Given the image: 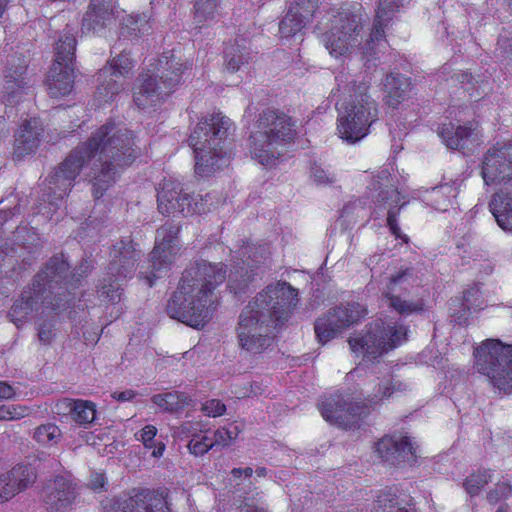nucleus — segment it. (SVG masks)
Masks as SVG:
<instances>
[{
	"instance_id": "nucleus-1",
	"label": "nucleus",
	"mask_w": 512,
	"mask_h": 512,
	"mask_svg": "<svg viewBox=\"0 0 512 512\" xmlns=\"http://www.w3.org/2000/svg\"><path fill=\"white\" fill-rule=\"evenodd\" d=\"M139 155L133 131L122 124L106 122L72 149L48 175L47 200L56 205L57 200L67 196L81 170L90 162L87 176L92 183L93 196L99 199L115 183L120 171Z\"/></svg>"
},
{
	"instance_id": "nucleus-2",
	"label": "nucleus",
	"mask_w": 512,
	"mask_h": 512,
	"mask_svg": "<svg viewBox=\"0 0 512 512\" xmlns=\"http://www.w3.org/2000/svg\"><path fill=\"white\" fill-rule=\"evenodd\" d=\"M298 291L287 282L268 285L242 310L237 339L242 351L257 355L273 343V329L283 324L298 304Z\"/></svg>"
},
{
	"instance_id": "nucleus-3",
	"label": "nucleus",
	"mask_w": 512,
	"mask_h": 512,
	"mask_svg": "<svg viewBox=\"0 0 512 512\" xmlns=\"http://www.w3.org/2000/svg\"><path fill=\"white\" fill-rule=\"evenodd\" d=\"M226 279L223 263L199 261L188 267L179 287L166 305L167 314L193 328L203 327L211 318L213 291Z\"/></svg>"
},
{
	"instance_id": "nucleus-4",
	"label": "nucleus",
	"mask_w": 512,
	"mask_h": 512,
	"mask_svg": "<svg viewBox=\"0 0 512 512\" xmlns=\"http://www.w3.org/2000/svg\"><path fill=\"white\" fill-rule=\"evenodd\" d=\"M296 134V121L291 116L278 109L266 108L258 114L250 133V154L258 163L272 166Z\"/></svg>"
},
{
	"instance_id": "nucleus-5",
	"label": "nucleus",
	"mask_w": 512,
	"mask_h": 512,
	"mask_svg": "<svg viewBox=\"0 0 512 512\" xmlns=\"http://www.w3.org/2000/svg\"><path fill=\"white\" fill-rule=\"evenodd\" d=\"M231 126L230 119L221 113L210 114L198 122L188 139L198 175L208 176L225 164L224 143Z\"/></svg>"
},
{
	"instance_id": "nucleus-6",
	"label": "nucleus",
	"mask_w": 512,
	"mask_h": 512,
	"mask_svg": "<svg viewBox=\"0 0 512 512\" xmlns=\"http://www.w3.org/2000/svg\"><path fill=\"white\" fill-rule=\"evenodd\" d=\"M344 90L349 92L338 114V133L341 139L354 144L369 134V129L378 120V105L368 94L366 82L349 81Z\"/></svg>"
},
{
	"instance_id": "nucleus-7",
	"label": "nucleus",
	"mask_w": 512,
	"mask_h": 512,
	"mask_svg": "<svg viewBox=\"0 0 512 512\" xmlns=\"http://www.w3.org/2000/svg\"><path fill=\"white\" fill-rule=\"evenodd\" d=\"M146 74H142V83L134 93V102L140 109L155 106L164 97L170 95L182 83L187 69L186 63L173 52L163 53L150 65Z\"/></svg>"
},
{
	"instance_id": "nucleus-8",
	"label": "nucleus",
	"mask_w": 512,
	"mask_h": 512,
	"mask_svg": "<svg viewBox=\"0 0 512 512\" xmlns=\"http://www.w3.org/2000/svg\"><path fill=\"white\" fill-rule=\"evenodd\" d=\"M474 356L478 372L500 391L512 392V345L487 340L475 350Z\"/></svg>"
},
{
	"instance_id": "nucleus-9",
	"label": "nucleus",
	"mask_w": 512,
	"mask_h": 512,
	"mask_svg": "<svg viewBox=\"0 0 512 512\" xmlns=\"http://www.w3.org/2000/svg\"><path fill=\"white\" fill-rule=\"evenodd\" d=\"M407 332L404 325L385 324L382 320H376L367 326L365 334L350 338L349 345L353 352L376 359L406 341Z\"/></svg>"
},
{
	"instance_id": "nucleus-10",
	"label": "nucleus",
	"mask_w": 512,
	"mask_h": 512,
	"mask_svg": "<svg viewBox=\"0 0 512 512\" xmlns=\"http://www.w3.org/2000/svg\"><path fill=\"white\" fill-rule=\"evenodd\" d=\"M420 284L413 267H401L389 277L383 296L387 306L400 315L420 313L425 310L422 297L411 298V290Z\"/></svg>"
},
{
	"instance_id": "nucleus-11",
	"label": "nucleus",
	"mask_w": 512,
	"mask_h": 512,
	"mask_svg": "<svg viewBox=\"0 0 512 512\" xmlns=\"http://www.w3.org/2000/svg\"><path fill=\"white\" fill-rule=\"evenodd\" d=\"M70 265L63 254L55 255L46 263L44 269L33 280L35 295L43 297L42 302L52 305V309L60 307L61 296L64 295L69 282Z\"/></svg>"
},
{
	"instance_id": "nucleus-12",
	"label": "nucleus",
	"mask_w": 512,
	"mask_h": 512,
	"mask_svg": "<svg viewBox=\"0 0 512 512\" xmlns=\"http://www.w3.org/2000/svg\"><path fill=\"white\" fill-rule=\"evenodd\" d=\"M180 225L173 220L167 221L156 230L155 246L149 257V274L146 276L151 287L157 278L162 277L170 268L179 250L178 233Z\"/></svg>"
},
{
	"instance_id": "nucleus-13",
	"label": "nucleus",
	"mask_w": 512,
	"mask_h": 512,
	"mask_svg": "<svg viewBox=\"0 0 512 512\" xmlns=\"http://www.w3.org/2000/svg\"><path fill=\"white\" fill-rule=\"evenodd\" d=\"M134 66V60L124 50L113 58L109 66L99 70L95 91V98L99 105L112 101L123 90L122 78L129 77L133 73Z\"/></svg>"
},
{
	"instance_id": "nucleus-14",
	"label": "nucleus",
	"mask_w": 512,
	"mask_h": 512,
	"mask_svg": "<svg viewBox=\"0 0 512 512\" xmlns=\"http://www.w3.org/2000/svg\"><path fill=\"white\" fill-rule=\"evenodd\" d=\"M366 308L359 303L339 306L316 320L314 330L318 341L325 344L366 315Z\"/></svg>"
},
{
	"instance_id": "nucleus-15",
	"label": "nucleus",
	"mask_w": 512,
	"mask_h": 512,
	"mask_svg": "<svg viewBox=\"0 0 512 512\" xmlns=\"http://www.w3.org/2000/svg\"><path fill=\"white\" fill-rule=\"evenodd\" d=\"M320 412L331 424L352 429L358 426L363 416L367 415L368 407L364 403L352 402L349 395L335 394L321 403Z\"/></svg>"
},
{
	"instance_id": "nucleus-16",
	"label": "nucleus",
	"mask_w": 512,
	"mask_h": 512,
	"mask_svg": "<svg viewBox=\"0 0 512 512\" xmlns=\"http://www.w3.org/2000/svg\"><path fill=\"white\" fill-rule=\"evenodd\" d=\"M481 176L486 185L512 181V141L497 142L483 155Z\"/></svg>"
},
{
	"instance_id": "nucleus-17",
	"label": "nucleus",
	"mask_w": 512,
	"mask_h": 512,
	"mask_svg": "<svg viewBox=\"0 0 512 512\" xmlns=\"http://www.w3.org/2000/svg\"><path fill=\"white\" fill-rule=\"evenodd\" d=\"M361 29L360 18L350 13H342L333 21L330 32L324 35L326 49L332 56H344L358 44Z\"/></svg>"
},
{
	"instance_id": "nucleus-18",
	"label": "nucleus",
	"mask_w": 512,
	"mask_h": 512,
	"mask_svg": "<svg viewBox=\"0 0 512 512\" xmlns=\"http://www.w3.org/2000/svg\"><path fill=\"white\" fill-rule=\"evenodd\" d=\"M29 86L26 60L22 56H11L0 80V101L11 106L18 104Z\"/></svg>"
},
{
	"instance_id": "nucleus-19",
	"label": "nucleus",
	"mask_w": 512,
	"mask_h": 512,
	"mask_svg": "<svg viewBox=\"0 0 512 512\" xmlns=\"http://www.w3.org/2000/svg\"><path fill=\"white\" fill-rule=\"evenodd\" d=\"M42 498L49 512H68L76 498L75 485L67 477L58 475L47 481Z\"/></svg>"
},
{
	"instance_id": "nucleus-20",
	"label": "nucleus",
	"mask_w": 512,
	"mask_h": 512,
	"mask_svg": "<svg viewBox=\"0 0 512 512\" xmlns=\"http://www.w3.org/2000/svg\"><path fill=\"white\" fill-rule=\"evenodd\" d=\"M140 256L141 251L136 249L129 237L119 240L111 250V261L107 274L117 278H131Z\"/></svg>"
},
{
	"instance_id": "nucleus-21",
	"label": "nucleus",
	"mask_w": 512,
	"mask_h": 512,
	"mask_svg": "<svg viewBox=\"0 0 512 512\" xmlns=\"http://www.w3.org/2000/svg\"><path fill=\"white\" fill-rule=\"evenodd\" d=\"M378 456L392 466L416 462L415 448L406 436H385L376 444Z\"/></svg>"
},
{
	"instance_id": "nucleus-22",
	"label": "nucleus",
	"mask_w": 512,
	"mask_h": 512,
	"mask_svg": "<svg viewBox=\"0 0 512 512\" xmlns=\"http://www.w3.org/2000/svg\"><path fill=\"white\" fill-rule=\"evenodd\" d=\"M105 512H169L162 493L144 490L126 499H117Z\"/></svg>"
},
{
	"instance_id": "nucleus-23",
	"label": "nucleus",
	"mask_w": 512,
	"mask_h": 512,
	"mask_svg": "<svg viewBox=\"0 0 512 512\" xmlns=\"http://www.w3.org/2000/svg\"><path fill=\"white\" fill-rule=\"evenodd\" d=\"M438 134L447 148L461 151L463 154L472 153L478 145L477 133L466 125L444 124Z\"/></svg>"
},
{
	"instance_id": "nucleus-24",
	"label": "nucleus",
	"mask_w": 512,
	"mask_h": 512,
	"mask_svg": "<svg viewBox=\"0 0 512 512\" xmlns=\"http://www.w3.org/2000/svg\"><path fill=\"white\" fill-rule=\"evenodd\" d=\"M115 20L113 0H90L82 19V30L99 32L109 27Z\"/></svg>"
},
{
	"instance_id": "nucleus-25",
	"label": "nucleus",
	"mask_w": 512,
	"mask_h": 512,
	"mask_svg": "<svg viewBox=\"0 0 512 512\" xmlns=\"http://www.w3.org/2000/svg\"><path fill=\"white\" fill-rule=\"evenodd\" d=\"M401 6V0H379L370 38L367 40L364 54H375L372 44L380 42L384 37V29L392 19L393 13Z\"/></svg>"
},
{
	"instance_id": "nucleus-26",
	"label": "nucleus",
	"mask_w": 512,
	"mask_h": 512,
	"mask_svg": "<svg viewBox=\"0 0 512 512\" xmlns=\"http://www.w3.org/2000/svg\"><path fill=\"white\" fill-rule=\"evenodd\" d=\"M42 300L43 297L41 295H39V297L35 295V288L33 286L27 287L21 293V296L14 302L8 313L11 322H13L17 327H20L32 312L38 310L39 305L52 308V305L43 303Z\"/></svg>"
},
{
	"instance_id": "nucleus-27",
	"label": "nucleus",
	"mask_w": 512,
	"mask_h": 512,
	"mask_svg": "<svg viewBox=\"0 0 512 512\" xmlns=\"http://www.w3.org/2000/svg\"><path fill=\"white\" fill-rule=\"evenodd\" d=\"M43 128L38 119L25 120L15 139L14 155L24 157L33 152L40 143Z\"/></svg>"
},
{
	"instance_id": "nucleus-28",
	"label": "nucleus",
	"mask_w": 512,
	"mask_h": 512,
	"mask_svg": "<svg viewBox=\"0 0 512 512\" xmlns=\"http://www.w3.org/2000/svg\"><path fill=\"white\" fill-rule=\"evenodd\" d=\"M374 190H379L377 196H375V201L377 203L388 205L387 225L391 233L396 238H400L405 242H408V237L406 235H402L400 227L397 223V215L399 214L400 208L402 207L400 206L396 209L397 204L400 202V192L392 186L382 188L379 183L374 184Z\"/></svg>"
},
{
	"instance_id": "nucleus-29",
	"label": "nucleus",
	"mask_w": 512,
	"mask_h": 512,
	"mask_svg": "<svg viewBox=\"0 0 512 512\" xmlns=\"http://www.w3.org/2000/svg\"><path fill=\"white\" fill-rule=\"evenodd\" d=\"M74 84L72 66L53 65L47 79L48 94L53 98L64 97L71 93Z\"/></svg>"
},
{
	"instance_id": "nucleus-30",
	"label": "nucleus",
	"mask_w": 512,
	"mask_h": 512,
	"mask_svg": "<svg viewBox=\"0 0 512 512\" xmlns=\"http://www.w3.org/2000/svg\"><path fill=\"white\" fill-rule=\"evenodd\" d=\"M489 208L497 224L504 231L512 233V196L511 193L499 190L494 193Z\"/></svg>"
},
{
	"instance_id": "nucleus-31",
	"label": "nucleus",
	"mask_w": 512,
	"mask_h": 512,
	"mask_svg": "<svg viewBox=\"0 0 512 512\" xmlns=\"http://www.w3.org/2000/svg\"><path fill=\"white\" fill-rule=\"evenodd\" d=\"M383 86L384 92L386 93V104L390 107L396 108L408 97L411 83L409 78L401 74L391 73L386 76Z\"/></svg>"
},
{
	"instance_id": "nucleus-32",
	"label": "nucleus",
	"mask_w": 512,
	"mask_h": 512,
	"mask_svg": "<svg viewBox=\"0 0 512 512\" xmlns=\"http://www.w3.org/2000/svg\"><path fill=\"white\" fill-rule=\"evenodd\" d=\"M182 186L180 183L172 180H164L161 188L158 190L157 202L158 210L163 215H175L176 209L180 208V193Z\"/></svg>"
},
{
	"instance_id": "nucleus-33",
	"label": "nucleus",
	"mask_w": 512,
	"mask_h": 512,
	"mask_svg": "<svg viewBox=\"0 0 512 512\" xmlns=\"http://www.w3.org/2000/svg\"><path fill=\"white\" fill-rule=\"evenodd\" d=\"M248 48L246 39H235L234 44L224 50L225 67L230 72L239 70L240 66L248 61Z\"/></svg>"
},
{
	"instance_id": "nucleus-34",
	"label": "nucleus",
	"mask_w": 512,
	"mask_h": 512,
	"mask_svg": "<svg viewBox=\"0 0 512 512\" xmlns=\"http://www.w3.org/2000/svg\"><path fill=\"white\" fill-rule=\"evenodd\" d=\"M152 402L162 408L164 411L177 413L183 410L190 403V398L182 392H168L156 394L152 397Z\"/></svg>"
},
{
	"instance_id": "nucleus-35",
	"label": "nucleus",
	"mask_w": 512,
	"mask_h": 512,
	"mask_svg": "<svg viewBox=\"0 0 512 512\" xmlns=\"http://www.w3.org/2000/svg\"><path fill=\"white\" fill-rule=\"evenodd\" d=\"M208 196L209 194H206L205 197L200 194L191 195L182 190L180 201L178 202L181 206L179 209H176V214L189 216L205 213L207 211Z\"/></svg>"
},
{
	"instance_id": "nucleus-36",
	"label": "nucleus",
	"mask_w": 512,
	"mask_h": 512,
	"mask_svg": "<svg viewBox=\"0 0 512 512\" xmlns=\"http://www.w3.org/2000/svg\"><path fill=\"white\" fill-rule=\"evenodd\" d=\"M56 59L53 65L72 66L75 50L76 39L71 33H64L56 43Z\"/></svg>"
},
{
	"instance_id": "nucleus-37",
	"label": "nucleus",
	"mask_w": 512,
	"mask_h": 512,
	"mask_svg": "<svg viewBox=\"0 0 512 512\" xmlns=\"http://www.w3.org/2000/svg\"><path fill=\"white\" fill-rule=\"evenodd\" d=\"M219 0H196L194 4V23L197 27L208 25L218 15Z\"/></svg>"
},
{
	"instance_id": "nucleus-38",
	"label": "nucleus",
	"mask_w": 512,
	"mask_h": 512,
	"mask_svg": "<svg viewBox=\"0 0 512 512\" xmlns=\"http://www.w3.org/2000/svg\"><path fill=\"white\" fill-rule=\"evenodd\" d=\"M7 474L20 492L32 486L37 478L36 470L31 464H18Z\"/></svg>"
},
{
	"instance_id": "nucleus-39",
	"label": "nucleus",
	"mask_w": 512,
	"mask_h": 512,
	"mask_svg": "<svg viewBox=\"0 0 512 512\" xmlns=\"http://www.w3.org/2000/svg\"><path fill=\"white\" fill-rule=\"evenodd\" d=\"M402 390V384L392 377L384 378L377 384L374 392L367 398L368 404L374 406L382 400L391 397L395 392Z\"/></svg>"
},
{
	"instance_id": "nucleus-40",
	"label": "nucleus",
	"mask_w": 512,
	"mask_h": 512,
	"mask_svg": "<svg viewBox=\"0 0 512 512\" xmlns=\"http://www.w3.org/2000/svg\"><path fill=\"white\" fill-rule=\"evenodd\" d=\"M251 267L252 265L247 263V265H243L231 272L229 275V288L232 292L235 294L244 292L249 283L254 280L256 274L253 273Z\"/></svg>"
},
{
	"instance_id": "nucleus-41",
	"label": "nucleus",
	"mask_w": 512,
	"mask_h": 512,
	"mask_svg": "<svg viewBox=\"0 0 512 512\" xmlns=\"http://www.w3.org/2000/svg\"><path fill=\"white\" fill-rule=\"evenodd\" d=\"M72 418L79 424H90L95 420V405L89 401L75 400L68 404Z\"/></svg>"
},
{
	"instance_id": "nucleus-42",
	"label": "nucleus",
	"mask_w": 512,
	"mask_h": 512,
	"mask_svg": "<svg viewBox=\"0 0 512 512\" xmlns=\"http://www.w3.org/2000/svg\"><path fill=\"white\" fill-rule=\"evenodd\" d=\"M296 10L288 9L286 15L279 23V33L281 38H292L300 33L305 27L304 20L300 19L296 14Z\"/></svg>"
},
{
	"instance_id": "nucleus-43",
	"label": "nucleus",
	"mask_w": 512,
	"mask_h": 512,
	"mask_svg": "<svg viewBox=\"0 0 512 512\" xmlns=\"http://www.w3.org/2000/svg\"><path fill=\"white\" fill-rule=\"evenodd\" d=\"M457 196V188L449 183L434 187L430 193L431 201L438 210H446L448 204Z\"/></svg>"
},
{
	"instance_id": "nucleus-44",
	"label": "nucleus",
	"mask_w": 512,
	"mask_h": 512,
	"mask_svg": "<svg viewBox=\"0 0 512 512\" xmlns=\"http://www.w3.org/2000/svg\"><path fill=\"white\" fill-rule=\"evenodd\" d=\"M122 280L124 279L108 275V278L103 279V282L98 289L99 297L106 299L111 303L119 302L123 292L121 284Z\"/></svg>"
},
{
	"instance_id": "nucleus-45",
	"label": "nucleus",
	"mask_w": 512,
	"mask_h": 512,
	"mask_svg": "<svg viewBox=\"0 0 512 512\" xmlns=\"http://www.w3.org/2000/svg\"><path fill=\"white\" fill-rule=\"evenodd\" d=\"M139 435L140 437L138 439L142 441L146 449L151 450V455L153 457L158 458L163 455L165 444L162 441L155 439L157 435V428L155 426L146 425L139 431Z\"/></svg>"
},
{
	"instance_id": "nucleus-46",
	"label": "nucleus",
	"mask_w": 512,
	"mask_h": 512,
	"mask_svg": "<svg viewBox=\"0 0 512 512\" xmlns=\"http://www.w3.org/2000/svg\"><path fill=\"white\" fill-rule=\"evenodd\" d=\"M61 437L60 429L51 423L40 425L34 432V439L42 445L56 444Z\"/></svg>"
},
{
	"instance_id": "nucleus-47",
	"label": "nucleus",
	"mask_w": 512,
	"mask_h": 512,
	"mask_svg": "<svg viewBox=\"0 0 512 512\" xmlns=\"http://www.w3.org/2000/svg\"><path fill=\"white\" fill-rule=\"evenodd\" d=\"M319 7V0H297L289 7L291 10H296V15L304 20V24L309 23L315 12Z\"/></svg>"
},
{
	"instance_id": "nucleus-48",
	"label": "nucleus",
	"mask_w": 512,
	"mask_h": 512,
	"mask_svg": "<svg viewBox=\"0 0 512 512\" xmlns=\"http://www.w3.org/2000/svg\"><path fill=\"white\" fill-rule=\"evenodd\" d=\"M148 21L145 15H130L124 22L122 27V35L138 36L147 32Z\"/></svg>"
},
{
	"instance_id": "nucleus-49",
	"label": "nucleus",
	"mask_w": 512,
	"mask_h": 512,
	"mask_svg": "<svg viewBox=\"0 0 512 512\" xmlns=\"http://www.w3.org/2000/svg\"><path fill=\"white\" fill-rule=\"evenodd\" d=\"M490 479L491 475L489 471L483 470L467 477L463 485L470 496H475L490 481Z\"/></svg>"
},
{
	"instance_id": "nucleus-50",
	"label": "nucleus",
	"mask_w": 512,
	"mask_h": 512,
	"mask_svg": "<svg viewBox=\"0 0 512 512\" xmlns=\"http://www.w3.org/2000/svg\"><path fill=\"white\" fill-rule=\"evenodd\" d=\"M399 506L398 498L390 490L382 491L375 501V512H396Z\"/></svg>"
},
{
	"instance_id": "nucleus-51",
	"label": "nucleus",
	"mask_w": 512,
	"mask_h": 512,
	"mask_svg": "<svg viewBox=\"0 0 512 512\" xmlns=\"http://www.w3.org/2000/svg\"><path fill=\"white\" fill-rule=\"evenodd\" d=\"M215 446L213 439L208 436L193 435L192 439L188 443V449L190 453L195 456H203L210 449Z\"/></svg>"
},
{
	"instance_id": "nucleus-52",
	"label": "nucleus",
	"mask_w": 512,
	"mask_h": 512,
	"mask_svg": "<svg viewBox=\"0 0 512 512\" xmlns=\"http://www.w3.org/2000/svg\"><path fill=\"white\" fill-rule=\"evenodd\" d=\"M483 299L478 288L473 287L464 292L462 306L464 311H477L482 309Z\"/></svg>"
},
{
	"instance_id": "nucleus-53",
	"label": "nucleus",
	"mask_w": 512,
	"mask_h": 512,
	"mask_svg": "<svg viewBox=\"0 0 512 512\" xmlns=\"http://www.w3.org/2000/svg\"><path fill=\"white\" fill-rule=\"evenodd\" d=\"M241 255L243 257H247V259H250L253 263H262L265 262V260L268 258L269 250L266 245H246L241 249Z\"/></svg>"
},
{
	"instance_id": "nucleus-54",
	"label": "nucleus",
	"mask_w": 512,
	"mask_h": 512,
	"mask_svg": "<svg viewBox=\"0 0 512 512\" xmlns=\"http://www.w3.org/2000/svg\"><path fill=\"white\" fill-rule=\"evenodd\" d=\"M29 408L22 405H0V420L13 421L27 416Z\"/></svg>"
},
{
	"instance_id": "nucleus-55",
	"label": "nucleus",
	"mask_w": 512,
	"mask_h": 512,
	"mask_svg": "<svg viewBox=\"0 0 512 512\" xmlns=\"http://www.w3.org/2000/svg\"><path fill=\"white\" fill-rule=\"evenodd\" d=\"M240 429L237 425H231L229 428H219L213 434L215 445L228 446L237 438Z\"/></svg>"
},
{
	"instance_id": "nucleus-56",
	"label": "nucleus",
	"mask_w": 512,
	"mask_h": 512,
	"mask_svg": "<svg viewBox=\"0 0 512 512\" xmlns=\"http://www.w3.org/2000/svg\"><path fill=\"white\" fill-rule=\"evenodd\" d=\"M19 492L15 482L11 480L7 473L0 476V502L8 501Z\"/></svg>"
},
{
	"instance_id": "nucleus-57",
	"label": "nucleus",
	"mask_w": 512,
	"mask_h": 512,
	"mask_svg": "<svg viewBox=\"0 0 512 512\" xmlns=\"http://www.w3.org/2000/svg\"><path fill=\"white\" fill-rule=\"evenodd\" d=\"M512 491V487L509 482H499L495 488L490 490L487 494V500L491 504L499 502L501 499L507 498Z\"/></svg>"
},
{
	"instance_id": "nucleus-58",
	"label": "nucleus",
	"mask_w": 512,
	"mask_h": 512,
	"mask_svg": "<svg viewBox=\"0 0 512 512\" xmlns=\"http://www.w3.org/2000/svg\"><path fill=\"white\" fill-rule=\"evenodd\" d=\"M202 410L211 417L221 416L226 411V406L217 399L206 401L203 404Z\"/></svg>"
},
{
	"instance_id": "nucleus-59",
	"label": "nucleus",
	"mask_w": 512,
	"mask_h": 512,
	"mask_svg": "<svg viewBox=\"0 0 512 512\" xmlns=\"http://www.w3.org/2000/svg\"><path fill=\"white\" fill-rule=\"evenodd\" d=\"M311 178L318 185L331 184L334 182V175L328 173L320 166H314L311 169Z\"/></svg>"
},
{
	"instance_id": "nucleus-60",
	"label": "nucleus",
	"mask_w": 512,
	"mask_h": 512,
	"mask_svg": "<svg viewBox=\"0 0 512 512\" xmlns=\"http://www.w3.org/2000/svg\"><path fill=\"white\" fill-rule=\"evenodd\" d=\"M261 499V493L256 492L252 497H245L240 512H267L264 507L257 506L254 501Z\"/></svg>"
},
{
	"instance_id": "nucleus-61",
	"label": "nucleus",
	"mask_w": 512,
	"mask_h": 512,
	"mask_svg": "<svg viewBox=\"0 0 512 512\" xmlns=\"http://www.w3.org/2000/svg\"><path fill=\"white\" fill-rule=\"evenodd\" d=\"M16 396V389L6 381H0V400H12Z\"/></svg>"
},
{
	"instance_id": "nucleus-62",
	"label": "nucleus",
	"mask_w": 512,
	"mask_h": 512,
	"mask_svg": "<svg viewBox=\"0 0 512 512\" xmlns=\"http://www.w3.org/2000/svg\"><path fill=\"white\" fill-rule=\"evenodd\" d=\"M54 334L50 324H43L38 330V338L43 344H48L52 340Z\"/></svg>"
},
{
	"instance_id": "nucleus-63",
	"label": "nucleus",
	"mask_w": 512,
	"mask_h": 512,
	"mask_svg": "<svg viewBox=\"0 0 512 512\" xmlns=\"http://www.w3.org/2000/svg\"><path fill=\"white\" fill-rule=\"evenodd\" d=\"M135 395H136V393L133 390L128 389V390H125L122 392H114L112 394V397L114 399H116L117 401L124 402V401H129V400L133 399L135 397Z\"/></svg>"
},
{
	"instance_id": "nucleus-64",
	"label": "nucleus",
	"mask_w": 512,
	"mask_h": 512,
	"mask_svg": "<svg viewBox=\"0 0 512 512\" xmlns=\"http://www.w3.org/2000/svg\"><path fill=\"white\" fill-rule=\"evenodd\" d=\"M105 478L102 474H95L90 481V487L93 490H99L104 487Z\"/></svg>"
}]
</instances>
